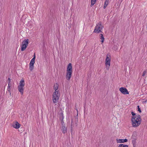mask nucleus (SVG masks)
I'll return each instance as SVG.
<instances>
[{
	"mask_svg": "<svg viewBox=\"0 0 147 147\" xmlns=\"http://www.w3.org/2000/svg\"><path fill=\"white\" fill-rule=\"evenodd\" d=\"M29 40L28 39H25L22 42L21 45V51H24L26 49Z\"/></svg>",
	"mask_w": 147,
	"mask_h": 147,
	"instance_id": "39448f33",
	"label": "nucleus"
},
{
	"mask_svg": "<svg viewBox=\"0 0 147 147\" xmlns=\"http://www.w3.org/2000/svg\"><path fill=\"white\" fill-rule=\"evenodd\" d=\"M27 15H23L22 17V20H25L27 18Z\"/></svg>",
	"mask_w": 147,
	"mask_h": 147,
	"instance_id": "b1692460",
	"label": "nucleus"
},
{
	"mask_svg": "<svg viewBox=\"0 0 147 147\" xmlns=\"http://www.w3.org/2000/svg\"><path fill=\"white\" fill-rule=\"evenodd\" d=\"M55 93L54 92L53 95V102L54 103H57L58 102V100L59 99V96H58V93Z\"/></svg>",
	"mask_w": 147,
	"mask_h": 147,
	"instance_id": "423d86ee",
	"label": "nucleus"
},
{
	"mask_svg": "<svg viewBox=\"0 0 147 147\" xmlns=\"http://www.w3.org/2000/svg\"><path fill=\"white\" fill-rule=\"evenodd\" d=\"M147 101V100H146L145 101H143V103H145V102H146Z\"/></svg>",
	"mask_w": 147,
	"mask_h": 147,
	"instance_id": "7c9ffc66",
	"label": "nucleus"
},
{
	"mask_svg": "<svg viewBox=\"0 0 147 147\" xmlns=\"http://www.w3.org/2000/svg\"><path fill=\"white\" fill-rule=\"evenodd\" d=\"M63 119H60L61 121V123L62 125V126H65V125L64 123V121Z\"/></svg>",
	"mask_w": 147,
	"mask_h": 147,
	"instance_id": "5701e85b",
	"label": "nucleus"
},
{
	"mask_svg": "<svg viewBox=\"0 0 147 147\" xmlns=\"http://www.w3.org/2000/svg\"><path fill=\"white\" fill-rule=\"evenodd\" d=\"M67 71L72 72V64L71 63H69L67 66Z\"/></svg>",
	"mask_w": 147,
	"mask_h": 147,
	"instance_id": "ddd939ff",
	"label": "nucleus"
},
{
	"mask_svg": "<svg viewBox=\"0 0 147 147\" xmlns=\"http://www.w3.org/2000/svg\"><path fill=\"white\" fill-rule=\"evenodd\" d=\"M20 85L18 86V90L22 94L23 93V87L25 85V82L24 80L22 79L20 81Z\"/></svg>",
	"mask_w": 147,
	"mask_h": 147,
	"instance_id": "7ed1b4c3",
	"label": "nucleus"
},
{
	"mask_svg": "<svg viewBox=\"0 0 147 147\" xmlns=\"http://www.w3.org/2000/svg\"><path fill=\"white\" fill-rule=\"evenodd\" d=\"M107 0H106V1H105V3L104 4V5L103 6V8L104 9H105L106 8V7H107V6L108 5V1H107Z\"/></svg>",
	"mask_w": 147,
	"mask_h": 147,
	"instance_id": "412c9836",
	"label": "nucleus"
},
{
	"mask_svg": "<svg viewBox=\"0 0 147 147\" xmlns=\"http://www.w3.org/2000/svg\"><path fill=\"white\" fill-rule=\"evenodd\" d=\"M63 111L62 109L61 108L59 110V119H64V116L63 114Z\"/></svg>",
	"mask_w": 147,
	"mask_h": 147,
	"instance_id": "9d476101",
	"label": "nucleus"
},
{
	"mask_svg": "<svg viewBox=\"0 0 147 147\" xmlns=\"http://www.w3.org/2000/svg\"><path fill=\"white\" fill-rule=\"evenodd\" d=\"M61 130L62 133L63 134H65L67 132V128L65 126H62Z\"/></svg>",
	"mask_w": 147,
	"mask_h": 147,
	"instance_id": "4468645a",
	"label": "nucleus"
},
{
	"mask_svg": "<svg viewBox=\"0 0 147 147\" xmlns=\"http://www.w3.org/2000/svg\"><path fill=\"white\" fill-rule=\"evenodd\" d=\"M116 140L117 143H123L124 142H127L128 141V140L126 139H116Z\"/></svg>",
	"mask_w": 147,
	"mask_h": 147,
	"instance_id": "f8f14e48",
	"label": "nucleus"
},
{
	"mask_svg": "<svg viewBox=\"0 0 147 147\" xmlns=\"http://www.w3.org/2000/svg\"><path fill=\"white\" fill-rule=\"evenodd\" d=\"M96 2V1L91 0V4L90 5V7H92V6H93Z\"/></svg>",
	"mask_w": 147,
	"mask_h": 147,
	"instance_id": "4be33fe9",
	"label": "nucleus"
},
{
	"mask_svg": "<svg viewBox=\"0 0 147 147\" xmlns=\"http://www.w3.org/2000/svg\"><path fill=\"white\" fill-rule=\"evenodd\" d=\"M74 123H71V126H70V131L71 134L72 135L73 131H74Z\"/></svg>",
	"mask_w": 147,
	"mask_h": 147,
	"instance_id": "f3484780",
	"label": "nucleus"
},
{
	"mask_svg": "<svg viewBox=\"0 0 147 147\" xmlns=\"http://www.w3.org/2000/svg\"><path fill=\"white\" fill-rule=\"evenodd\" d=\"M103 28V26L102 25L101 22H99L96 26L94 32L99 33L102 32L101 30Z\"/></svg>",
	"mask_w": 147,
	"mask_h": 147,
	"instance_id": "f03ea898",
	"label": "nucleus"
},
{
	"mask_svg": "<svg viewBox=\"0 0 147 147\" xmlns=\"http://www.w3.org/2000/svg\"><path fill=\"white\" fill-rule=\"evenodd\" d=\"M100 38L101 39V42L102 43L104 41V38L103 36V35L102 34H100Z\"/></svg>",
	"mask_w": 147,
	"mask_h": 147,
	"instance_id": "6ab92c4d",
	"label": "nucleus"
},
{
	"mask_svg": "<svg viewBox=\"0 0 147 147\" xmlns=\"http://www.w3.org/2000/svg\"><path fill=\"white\" fill-rule=\"evenodd\" d=\"M111 56L110 54H108L106 56L105 60V65L106 66L107 69H108L110 66V62L111 60Z\"/></svg>",
	"mask_w": 147,
	"mask_h": 147,
	"instance_id": "20e7f679",
	"label": "nucleus"
},
{
	"mask_svg": "<svg viewBox=\"0 0 147 147\" xmlns=\"http://www.w3.org/2000/svg\"><path fill=\"white\" fill-rule=\"evenodd\" d=\"M35 54H34L33 57L31 59L29 64V69L31 71H32L34 69V65L35 63Z\"/></svg>",
	"mask_w": 147,
	"mask_h": 147,
	"instance_id": "0eeeda50",
	"label": "nucleus"
},
{
	"mask_svg": "<svg viewBox=\"0 0 147 147\" xmlns=\"http://www.w3.org/2000/svg\"><path fill=\"white\" fill-rule=\"evenodd\" d=\"M138 107V111L140 113H141L142 112L140 108V106L139 105L137 106Z\"/></svg>",
	"mask_w": 147,
	"mask_h": 147,
	"instance_id": "a878e982",
	"label": "nucleus"
},
{
	"mask_svg": "<svg viewBox=\"0 0 147 147\" xmlns=\"http://www.w3.org/2000/svg\"><path fill=\"white\" fill-rule=\"evenodd\" d=\"M144 83H145V81H146V80L145 79H144Z\"/></svg>",
	"mask_w": 147,
	"mask_h": 147,
	"instance_id": "72a5a7b5",
	"label": "nucleus"
},
{
	"mask_svg": "<svg viewBox=\"0 0 147 147\" xmlns=\"http://www.w3.org/2000/svg\"><path fill=\"white\" fill-rule=\"evenodd\" d=\"M118 147H128V146L127 145L124 144H120Z\"/></svg>",
	"mask_w": 147,
	"mask_h": 147,
	"instance_id": "aec40b11",
	"label": "nucleus"
},
{
	"mask_svg": "<svg viewBox=\"0 0 147 147\" xmlns=\"http://www.w3.org/2000/svg\"><path fill=\"white\" fill-rule=\"evenodd\" d=\"M21 126L20 124L18 121L13 122L12 124V126L15 128L17 129L19 128Z\"/></svg>",
	"mask_w": 147,
	"mask_h": 147,
	"instance_id": "1a4fd4ad",
	"label": "nucleus"
},
{
	"mask_svg": "<svg viewBox=\"0 0 147 147\" xmlns=\"http://www.w3.org/2000/svg\"><path fill=\"white\" fill-rule=\"evenodd\" d=\"M78 119H75V123L76 126L78 125Z\"/></svg>",
	"mask_w": 147,
	"mask_h": 147,
	"instance_id": "cd10ccee",
	"label": "nucleus"
},
{
	"mask_svg": "<svg viewBox=\"0 0 147 147\" xmlns=\"http://www.w3.org/2000/svg\"><path fill=\"white\" fill-rule=\"evenodd\" d=\"M8 86H11V79L9 78H8Z\"/></svg>",
	"mask_w": 147,
	"mask_h": 147,
	"instance_id": "393cba45",
	"label": "nucleus"
},
{
	"mask_svg": "<svg viewBox=\"0 0 147 147\" xmlns=\"http://www.w3.org/2000/svg\"><path fill=\"white\" fill-rule=\"evenodd\" d=\"M119 90L122 94H129L128 90L125 87H121L119 88Z\"/></svg>",
	"mask_w": 147,
	"mask_h": 147,
	"instance_id": "6e6552de",
	"label": "nucleus"
},
{
	"mask_svg": "<svg viewBox=\"0 0 147 147\" xmlns=\"http://www.w3.org/2000/svg\"><path fill=\"white\" fill-rule=\"evenodd\" d=\"M144 87H143L142 88V90H144Z\"/></svg>",
	"mask_w": 147,
	"mask_h": 147,
	"instance_id": "473e14b6",
	"label": "nucleus"
},
{
	"mask_svg": "<svg viewBox=\"0 0 147 147\" xmlns=\"http://www.w3.org/2000/svg\"><path fill=\"white\" fill-rule=\"evenodd\" d=\"M146 70L144 71V72H143V73L142 75V77H144L145 75L146 74Z\"/></svg>",
	"mask_w": 147,
	"mask_h": 147,
	"instance_id": "c85d7f7f",
	"label": "nucleus"
},
{
	"mask_svg": "<svg viewBox=\"0 0 147 147\" xmlns=\"http://www.w3.org/2000/svg\"><path fill=\"white\" fill-rule=\"evenodd\" d=\"M75 119H78V114H77V116H76Z\"/></svg>",
	"mask_w": 147,
	"mask_h": 147,
	"instance_id": "c756f323",
	"label": "nucleus"
},
{
	"mask_svg": "<svg viewBox=\"0 0 147 147\" xmlns=\"http://www.w3.org/2000/svg\"><path fill=\"white\" fill-rule=\"evenodd\" d=\"M137 116L136 118L131 119L132 125L133 127H136L138 126L141 122V119L140 115H138Z\"/></svg>",
	"mask_w": 147,
	"mask_h": 147,
	"instance_id": "f257e3e1",
	"label": "nucleus"
},
{
	"mask_svg": "<svg viewBox=\"0 0 147 147\" xmlns=\"http://www.w3.org/2000/svg\"><path fill=\"white\" fill-rule=\"evenodd\" d=\"M133 137H134V136H133V135L132 136V138H134V139L132 140V144H133L134 147H135V145H136V139L135 138H133Z\"/></svg>",
	"mask_w": 147,
	"mask_h": 147,
	"instance_id": "dca6fc26",
	"label": "nucleus"
},
{
	"mask_svg": "<svg viewBox=\"0 0 147 147\" xmlns=\"http://www.w3.org/2000/svg\"><path fill=\"white\" fill-rule=\"evenodd\" d=\"M72 72L67 71L66 75V79L68 80H69L71 77Z\"/></svg>",
	"mask_w": 147,
	"mask_h": 147,
	"instance_id": "9b49d317",
	"label": "nucleus"
},
{
	"mask_svg": "<svg viewBox=\"0 0 147 147\" xmlns=\"http://www.w3.org/2000/svg\"><path fill=\"white\" fill-rule=\"evenodd\" d=\"M11 86H8L7 89V90L10 93V94H11V91H10L11 88H10Z\"/></svg>",
	"mask_w": 147,
	"mask_h": 147,
	"instance_id": "bb28decb",
	"label": "nucleus"
},
{
	"mask_svg": "<svg viewBox=\"0 0 147 147\" xmlns=\"http://www.w3.org/2000/svg\"><path fill=\"white\" fill-rule=\"evenodd\" d=\"M71 123H74V122H73V120H72V119H71Z\"/></svg>",
	"mask_w": 147,
	"mask_h": 147,
	"instance_id": "2f4dec72",
	"label": "nucleus"
},
{
	"mask_svg": "<svg viewBox=\"0 0 147 147\" xmlns=\"http://www.w3.org/2000/svg\"><path fill=\"white\" fill-rule=\"evenodd\" d=\"M131 114H132V116L131 117V119H134V118H136L138 117V115H136V114L133 112H131Z\"/></svg>",
	"mask_w": 147,
	"mask_h": 147,
	"instance_id": "a211bd4d",
	"label": "nucleus"
},
{
	"mask_svg": "<svg viewBox=\"0 0 147 147\" xmlns=\"http://www.w3.org/2000/svg\"><path fill=\"white\" fill-rule=\"evenodd\" d=\"M58 85L57 83L56 84L54 85V89L55 90V93H58Z\"/></svg>",
	"mask_w": 147,
	"mask_h": 147,
	"instance_id": "2eb2a0df",
	"label": "nucleus"
}]
</instances>
